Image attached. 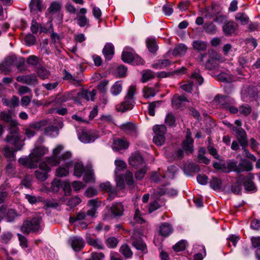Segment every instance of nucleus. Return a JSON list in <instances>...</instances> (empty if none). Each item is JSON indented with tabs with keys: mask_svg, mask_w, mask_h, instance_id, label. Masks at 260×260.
<instances>
[{
	"mask_svg": "<svg viewBox=\"0 0 260 260\" xmlns=\"http://www.w3.org/2000/svg\"><path fill=\"white\" fill-rule=\"evenodd\" d=\"M20 139L19 134H9L6 136L5 141L13 145L16 151H19L22 149L24 145V143Z\"/></svg>",
	"mask_w": 260,
	"mask_h": 260,
	"instance_id": "6",
	"label": "nucleus"
},
{
	"mask_svg": "<svg viewBox=\"0 0 260 260\" xmlns=\"http://www.w3.org/2000/svg\"><path fill=\"white\" fill-rule=\"evenodd\" d=\"M211 188L214 190H218L221 188L222 185V181L220 179L217 178H213L210 182Z\"/></svg>",
	"mask_w": 260,
	"mask_h": 260,
	"instance_id": "50",
	"label": "nucleus"
},
{
	"mask_svg": "<svg viewBox=\"0 0 260 260\" xmlns=\"http://www.w3.org/2000/svg\"><path fill=\"white\" fill-rule=\"evenodd\" d=\"M41 221L42 218L39 216L34 217L29 220H25L21 226L20 231L25 235L30 233H39L42 231Z\"/></svg>",
	"mask_w": 260,
	"mask_h": 260,
	"instance_id": "2",
	"label": "nucleus"
},
{
	"mask_svg": "<svg viewBox=\"0 0 260 260\" xmlns=\"http://www.w3.org/2000/svg\"><path fill=\"white\" fill-rule=\"evenodd\" d=\"M232 127V131L235 132L236 138L240 145L245 147L248 145L247 134L245 131L242 127H234L232 124H230Z\"/></svg>",
	"mask_w": 260,
	"mask_h": 260,
	"instance_id": "8",
	"label": "nucleus"
},
{
	"mask_svg": "<svg viewBox=\"0 0 260 260\" xmlns=\"http://www.w3.org/2000/svg\"><path fill=\"white\" fill-rule=\"evenodd\" d=\"M171 62L169 59H159L152 65V68L155 69H162L169 67Z\"/></svg>",
	"mask_w": 260,
	"mask_h": 260,
	"instance_id": "33",
	"label": "nucleus"
},
{
	"mask_svg": "<svg viewBox=\"0 0 260 260\" xmlns=\"http://www.w3.org/2000/svg\"><path fill=\"white\" fill-rule=\"evenodd\" d=\"M4 155L7 158L11 160H15V152L16 151L15 148H10L8 145H6L3 149Z\"/></svg>",
	"mask_w": 260,
	"mask_h": 260,
	"instance_id": "28",
	"label": "nucleus"
},
{
	"mask_svg": "<svg viewBox=\"0 0 260 260\" xmlns=\"http://www.w3.org/2000/svg\"><path fill=\"white\" fill-rule=\"evenodd\" d=\"M100 123L112 124L113 123V119L111 115H102L100 118Z\"/></svg>",
	"mask_w": 260,
	"mask_h": 260,
	"instance_id": "62",
	"label": "nucleus"
},
{
	"mask_svg": "<svg viewBox=\"0 0 260 260\" xmlns=\"http://www.w3.org/2000/svg\"><path fill=\"white\" fill-rule=\"evenodd\" d=\"M119 252L125 258H131L133 252L131 249L130 247L127 244L122 245L119 248Z\"/></svg>",
	"mask_w": 260,
	"mask_h": 260,
	"instance_id": "27",
	"label": "nucleus"
},
{
	"mask_svg": "<svg viewBox=\"0 0 260 260\" xmlns=\"http://www.w3.org/2000/svg\"><path fill=\"white\" fill-rule=\"evenodd\" d=\"M37 74L38 76L43 80L47 79L49 77V72L43 67H40L38 69Z\"/></svg>",
	"mask_w": 260,
	"mask_h": 260,
	"instance_id": "55",
	"label": "nucleus"
},
{
	"mask_svg": "<svg viewBox=\"0 0 260 260\" xmlns=\"http://www.w3.org/2000/svg\"><path fill=\"white\" fill-rule=\"evenodd\" d=\"M193 48L198 51H205L207 48L206 43L202 41H194L192 43Z\"/></svg>",
	"mask_w": 260,
	"mask_h": 260,
	"instance_id": "45",
	"label": "nucleus"
},
{
	"mask_svg": "<svg viewBox=\"0 0 260 260\" xmlns=\"http://www.w3.org/2000/svg\"><path fill=\"white\" fill-rule=\"evenodd\" d=\"M86 13L87 9L82 8L80 9L79 13H77V17L75 20H77V24L80 27H84L88 24L89 20L85 15Z\"/></svg>",
	"mask_w": 260,
	"mask_h": 260,
	"instance_id": "15",
	"label": "nucleus"
},
{
	"mask_svg": "<svg viewBox=\"0 0 260 260\" xmlns=\"http://www.w3.org/2000/svg\"><path fill=\"white\" fill-rule=\"evenodd\" d=\"M18 125V123L15 120L10 122L8 126L10 134H18L19 128Z\"/></svg>",
	"mask_w": 260,
	"mask_h": 260,
	"instance_id": "56",
	"label": "nucleus"
},
{
	"mask_svg": "<svg viewBox=\"0 0 260 260\" xmlns=\"http://www.w3.org/2000/svg\"><path fill=\"white\" fill-rule=\"evenodd\" d=\"M42 0H31L29 4V8L31 11H41L42 10Z\"/></svg>",
	"mask_w": 260,
	"mask_h": 260,
	"instance_id": "40",
	"label": "nucleus"
},
{
	"mask_svg": "<svg viewBox=\"0 0 260 260\" xmlns=\"http://www.w3.org/2000/svg\"><path fill=\"white\" fill-rule=\"evenodd\" d=\"M70 242L72 248L76 251L81 250L84 246V241L82 238L73 236L70 238Z\"/></svg>",
	"mask_w": 260,
	"mask_h": 260,
	"instance_id": "14",
	"label": "nucleus"
},
{
	"mask_svg": "<svg viewBox=\"0 0 260 260\" xmlns=\"http://www.w3.org/2000/svg\"><path fill=\"white\" fill-rule=\"evenodd\" d=\"M79 139L83 143H88L93 142L95 138L94 136L89 131L83 129L78 135Z\"/></svg>",
	"mask_w": 260,
	"mask_h": 260,
	"instance_id": "17",
	"label": "nucleus"
},
{
	"mask_svg": "<svg viewBox=\"0 0 260 260\" xmlns=\"http://www.w3.org/2000/svg\"><path fill=\"white\" fill-rule=\"evenodd\" d=\"M174 251L176 252L182 251L185 249V243L184 241L181 240L173 246Z\"/></svg>",
	"mask_w": 260,
	"mask_h": 260,
	"instance_id": "64",
	"label": "nucleus"
},
{
	"mask_svg": "<svg viewBox=\"0 0 260 260\" xmlns=\"http://www.w3.org/2000/svg\"><path fill=\"white\" fill-rule=\"evenodd\" d=\"M237 25L233 21L226 22L222 27L223 31L225 35L230 36L236 30Z\"/></svg>",
	"mask_w": 260,
	"mask_h": 260,
	"instance_id": "24",
	"label": "nucleus"
},
{
	"mask_svg": "<svg viewBox=\"0 0 260 260\" xmlns=\"http://www.w3.org/2000/svg\"><path fill=\"white\" fill-rule=\"evenodd\" d=\"M120 128L126 133L130 134L135 133L136 132V127L135 125L132 122H127L121 124L120 126Z\"/></svg>",
	"mask_w": 260,
	"mask_h": 260,
	"instance_id": "32",
	"label": "nucleus"
},
{
	"mask_svg": "<svg viewBox=\"0 0 260 260\" xmlns=\"http://www.w3.org/2000/svg\"><path fill=\"white\" fill-rule=\"evenodd\" d=\"M71 156V153L69 151H67L59 156L53 155L52 156L46 157V161L45 162L47 165H49L50 166L54 167L59 165L61 161H65L69 160Z\"/></svg>",
	"mask_w": 260,
	"mask_h": 260,
	"instance_id": "5",
	"label": "nucleus"
},
{
	"mask_svg": "<svg viewBox=\"0 0 260 260\" xmlns=\"http://www.w3.org/2000/svg\"><path fill=\"white\" fill-rule=\"evenodd\" d=\"M16 80L30 86H35L38 83L37 78L34 74L18 76L16 78Z\"/></svg>",
	"mask_w": 260,
	"mask_h": 260,
	"instance_id": "10",
	"label": "nucleus"
},
{
	"mask_svg": "<svg viewBox=\"0 0 260 260\" xmlns=\"http://www.w3.org/2000/svg\"><path fill=\"white\" fill-rule=\"evenodd\" d=\"M187 51V47L184 44H179L176 46L173 51V54L174 56L184 55Z\"/></svg>",
	"mask_w": 260,
	"mask_h": 260,
	"instance_id": "35",
	"label": "nucleus"
},
{
	"mask_svg": "<svg viewBox=\"0 0 260 260\" xmlns=\"http://www.w3.org/2000/svg\"><path fill=\"white\" fill-rule=\"evenodd\" d=\"M237 161L231 160L226 164L227 170H229L228 173L234 171L239 173L238 165Z\"/></svg>",
	"mask_w": 260,
	"mask_h": 260,
	"instance_id": "48",
	"label": "nucleus"
},
{
	"mask_svg": "<svg viewBox=\"0 0 260 260\" xmlns=\"http://www.w3.org/2000/svg\"><path fill=\"white\" fill-rule=\"evenodd\" d=\"M47 151L44 147H36L29 155V158H20L18 161L28 168H36L38 166V162L41 160L42 156L46 154Z\"/></svg>",
	"mask_w": 260,
	"mask_h": 260,
	"instance_id": "1",
	"label": "nucleus"
},
{
	"mask_svg": "<svg viewBox=\"0 0 260 260\" xmlns=\"http://www.w3.org/2000/svg\"><path fill=\"white\" fill-rule=\"evenodd\" d=\"M17 216L16 211L13 209H9L7 212L6 211L5 218L8 222L14 221Z\"/></svg>",
	"mask_w": 260,
	"mask_h": 260,
	"instance_id": "46",
	"label": "nucleus"
},
{
	"mask_svg": "<svg viewBox=\"0 0 260 260\" xmlns=\"http://www.w3.org/2000/svg\"><path fill=\"white\" fill-rule=\"evenodd\" d=\"M193 140L191 138V134L187 132L185 139L182 142V148L186 154H191L193 152Z\"/></svg>",
	"mask_w": 260,
	"mask_h": 260,
	"instance_id": "13",
	"label": "nucleus"
},
{
	"mask_svg": "<svg viewBox=\"0 0 260 260\" xmlns=\"http://www.w3.org/2000/svg\"><path fill=\"white\" fill-rule=\"evenodd\" d=\"M86 169V168L81 162H76L74 164V175L79 178L82 175Z\"/></svg>",
	"mask_w": 260,
	"mask_h": 260,
	"instance_id": "30",
	"label": "nucleus"
},
{
	"mask_svg": "<svg viewBox=\"0 0 260 260\" xmlns=\"http://www.w3.org/2000/svg\"><path fill=\"white\" fill-rule=\"evenodd\" d=\"M122 88V83L117 81L111 87L110 91L113 95H117L121 92Z\"/></svg>",
	"mask_w": 260,
	"mask_h": 260,
	"instance_id": "43",
	"label": "nucleus"
},
{
	"mask_svg": "<svg viewBox=\"0 0 260 260\" xmlns=\"http://www.w3.org/2000/svg\"><path fill=\"white\" fill-rule=\"evenodd\" d=\"M187 101V99L184 95L175 94L172 99V105L175 109H181L184 106L183 102Z\"/></svg>",
	"mask_w": 260,
	"mask_h": 260,
	"instance_id": "19",
	"label": "nucleus"
},
{
	"mask_svg": "<svg viewBox=\"0 0 260 260\" xmlns=\"http://www.w3.org/2000/svg\"><path fill=\"white\" fill-rule=\"evenodd\" d=\"M63 79L69 81L70 83L78 86L80 85L81 82V80L77 79L74 78L69 72L64 70L63 72Z\"/></svg>",
	"mask_w": 260,
	"mask_h": 260,
	"instance_id": "29",
	"label": "nucleus"
},
{
	"mask_svg": "<svg viewBox=\"0 0 260 260\" xmlns=\"http://www.w3.org/2000/svg\"><path fill=\"white\" fill-rule=\"evenodd\" d=\"M88 205L90 207L86 212V215L90 217H94L99 204L95 200H90L88 202Z\"/></svg>",
	"mask_w": 260,
	"mask_h": 260,
	"instance_id": "26",
	"label": "nucleus"
},
{
	"mask_svg": "<svg viewBox=\"0 0 260 260\" xmlns=\"http://www.w3.org/2000/svg\"><path fill=\"white\" fill-rule=\"evenodd\" d=\"M155 74L150 70L143 71L142 72L141 81L145 83L149 80L153 79L155 77Z\"/></svg>",
	"mask_w": 260,
	"mask_h": 260,
	"instance_id": "37",
	"label": "nucleus"
},
{
	"mask_svg": "<svg viewBox=\"0 0 260 260\" xmlns=\"http://www.w3.org/2000/svg\"><path fill=\"white\" fill-rule=\"evenodd\" d=\"M103 53L107 60H111L114 54V47L112 44L107 43L103 49Z\"/></svg>",
	"mask_w": 260,
	"mask_h": 260,
	"instance_id": "23",
	"label": "nucleus"
},
{
	"mask_svg": "<svg viewBox=\"0 0 260 260\" xmlns=\"http://www.w3.org/2000/svg\"><path fill=\"white\" fill-rule=\"evenodd\" d=\"M86 240L87 243L94 248L102 250L104 249L105 247L102 241L98 238H93L90 235L86 236Z\"/></svg>",
	"mask_w": 260,
	"mask_h": 260,
	"instance_id": "20",
	"label": "nucleus"
},
{
	"mask_svg": "<svg viewBox=\"0 0 260 260\" xmlns=\"http://www.w3.org/2000/svg\"><path fill=\"white\" fill-rule=\"evenodd\" d=\"M147 168L146 166L142 167L139 170L135 173V178L137 180H141L143 179L146 173Z\"/></svg>",
	"mask_w": 260,
	"mask_h": 260,
	"instance_id": "60",
	"label": "nucleus"
},
{
	"mask_svg": "<svg viewBox=\"0 0 260 260\" xmlns=\"http://www.w3.org/2000/svg\"><path fill=\"white\" fill-rule=\"evenodd\" d=\"M124 179L127 185L131 188H133L135 186V182L133 178V173L129 171H127L124 176Z\"/></svg>",
	"mask_w": 260,
	"mask_h": 260,
	"instance_id": "39",
	"label": "nucleus"
},
{
	"mask_svg": "<svg viewBox=\"0 0 260 260\" xmlns=\"http://www.w3.org/2000/svg\"><path fill=\"white\" fill-rule=\"evenodd\" d=\"M136 90L135 85H131L127 91L123 102L117 106L118 111L125 112L132 110L135 105L134 94Z\"/></svg>",
	"mask_w": 260,
	"mask_h": 260,
	"instance_id": "3",
	"label": "nucleus"
},
{
	"mask_svg": "<svg viewBox=\"0 0 260 260\" xmlns=\"http://www.w3.org/2000/svg\"><path fill=\"white\" fill-rule=\"evenodd\" d=\"M213 167L216 170H220L224 173H228L226 164L225 163H220L215 162L213 164Z\"/></svg>",
	"mask_w": 260,
	"mask_h": 260,
	"instance_id": "59",
	"label": "nucleus"
},
{
	"mask_svg": "<svg viewBox=\"0 0 260 260\" xmlns=\"http://www.w3.org/2000/svg\"><path fill=\"white\" fill-rule=\"evenodd\" d=\"M254 179V175L252 174H249L243 180V185L245 189L247 191L255 192L256 187L252 181Z\"/></svg>",
	"mask_w": 260,
	"mask_h": 260,
	"instance_id": "16",
	"label": "nucleus"
},
{
	"mask_svg": "<svg viewBox=\"0 0 260 260\" xmlns=\"http://www.w3.org/2000/svg\"><path fill=\"white\" fill-rule=\"evenodd\" d=\"M235 18L237 20L240 21L243 25L247 24L249 21V18L244 13H237Z\"/></svg>",
	"mask_w": 260,
	"mask_h": 260,
	"instance_id": "53",
	"label": "nucleus"
},
{
	"mask_svg": "<svg viewBox=\"0 0 260 260\" xmlns=\"http://www.w3.org/2000/svg\"><path fill=\"white\" fill-rule=\"evenodd\" d=\"M12 238L13 234L11 232H4L0 236V241L4 244H8Z\"/></svg>",
	"mask_w": 260,
	"mask_h": 260,
	"instance_id": "51",
	"label": "nucleus"
},
{
	"mask_svg": "<svg viewBox=\"0 0 260 260\" xmlns=\"http://www.w3.org/2000/svg\"><path fill=\"white\" fill-rule=\"evenodd\" d=\"M131 244L138 250L141 251L144 253L147 252V248L146 244L141 237L136 238L134 235L130 238Z\"/></svg>",
	"mask_w": 260,
	"mask_h": 260,
	"instance_id": "11",
	"label": "nucleus"
},
{
	"mask_svg": "<svg viewBox=\"0 0 260 260\" xmlns=\"http://www.w3.org/2000/svg\"><path fill=\"white\" fill-rule=\"evenodd\" d=\"M205 31L208 34L214 35L217 31V27L213 22L206 23L203 26Z\"/></svg>",
	"mask_w": 260,
	"mask_h": 260,
	"instance_id": "38",
	"label": "nucleus"
},
{
	"mask_svg": "<svg viewBox=\"0 0 260 260\" xmlns=\"http://www.w3.org/2000/svg\"><path fill=\"white\" fill-rule=\"evenodd\" d=\"M253 168L251 163L247 160L243 161L238 165L239 173L245 171H250Z\"/></svg>",
	"mask_w": 260,
	"mask_h": 260,
	"instance_id": "34",
	"label": "nucleus"
},
{
	"mask_svg": "<svg viewBox=\"0 0 260 260\" xmlns=\"http://www.w3.org/2000/svg\"><path fill=\"white\" fill-rule=\"evenodd\" d=\"M47 124V122L45 120H41L38 122H32L30 123L29 126L30 128H32L34 130L39 131L42 127L45 126Z\"/></svg>",
	"mask_w": 260,
	"mask_h": 260,
	"instance_id": "54",
	"label": "nucleus"
},
{
	"mask_svg": "<svg viewBox=\"0 0 260 260\" xmlns=\"http://www.w3.org/2000/svg\"><path fill=\"white\" fill-rule=\"evenodd\" d=\"M135 56L131 52L124 51L121 55V59L125 62L132 63L134 61Z\"/></svg>",
	"mask_w": 260,
	"mask_h": 260,
	"instance_id": "44",
	"label": "nucleus"
},
{
	"mask_svg": "<svg viewBox=\"0 0 260 260\" xmlns=\"http://www.w3.org/2000/svg\"><path fill=\"white\" fill-rule=\"evenodd\" d=\"M58 132V129L56 126L50 125L45 128L44 133L46 135L52 136L54 133L57 134Z\"/></svg>",
	"mask_w": 260,
	"mask_h": 260,
	"instance_id": "61",
	"label": "nucleus"
},
{
	"mask_svg": "<svg viewBox=\"0 0 260 260\" xmlns=\"http://www.w3.org/2000/svg\"><path fill=\"white\" fill-rule=\"evenodd\" d=\"M143 96L146 99L153 97L156 94L155 89L152 87H145L143 89Z\"/></svg>",
	"mask_w": 260,
	"mask_h": 260,
	"instance_id": "47",
	"label": "nucleus"
},
{
	"mask_svg": "<svg viewBox=\"0 0 260 260\" xmlns=\"http://www.w3.org/2000/svg\"><path fill=\"white\" fill-rule=\"evenodd\" d=\"M100 187L102 190L111 194L115 192V189L112 187L109 182L101 183Z\"/></svg>",
	"mask_w": 260,
	"mask_h": 260,
	"instance_id": "49",
	"label": "nucleus"
},
{
	"mask_svg": "<svg viewBox=\"0 0 260 260\" xmlns=\"http://www.w3.org/2000/svg\"><path fill=\"white\" fill-rule=\"evenodd\" d=\"M119 240L115 237L111 236L105 239V243L107 247L113 249L117 247Z\"/></svg>",
	"mask_w": 260,
	"mask_h": 260,
	"instance_id": "31",
	"label": "nucleus"
},
{
	"mask_svg": "<svg viewBox=\"0 0 260 260\" xmlns=\"http://www.w3.org/2000/svg\"><path fill=\"white\" fill-rule=\"evenodd\" d=\"M173 231V228L170 224L164 222L160 225L158 233L161 236L167 237L171 234Z\"/></svg>",
	"mask_w": 260,
	"mask_h": 260,
	"instance_id": "21",
	"label": "nucleus"
},
{
	"mask_svg": "<svg viewBox=\"0 0 260 260\" xmlns=\"http://www.w3.org/2000/svg\"><path fill=\"white\" fill-rule=\"evenodd\" d=\"M50 170V168L45 162H42L39 165V169L35 172V176L40 181H44L48 177V173Z\"/></svg>",
	"mask_w": 260,
	"mask_h": 260,
	"instance_id": "7",
	"label": "nucleus"
},
{
	"mask_svg": "<svg viewBox=\"0 0 260 260\" xmlns=\"http://www.w3.org/2000/svg\"><path fill=\"white\" fill-rule=\"evenodd\" d=\"M205 66L207 69L212 70L218 66V63L215 59L212 58L207 61Z\"/></svg>",
	"mask_w": 260,
	"mask_h": 260,
	"instance_id": "58",
	"label": "nucleus"
},
{
	"mask_svg": "<svg viewBox=\"0 0 260 260\" xmlns=\"http://www.w3.org/2000/svg\"><path fill=\"white\" fill-rule=\"evenodd\" d=\"M96 94V91L92 90V91H88L85 89H82L78 93V96L81 98L84 99L87 101H93L94 97Z\"/></svg>",
	"mask_w": 260,
	"mask_h": 260,
	"instance_id": "25",
	"label": "nucleus"
},
{
	"mask_svg": "<svg viewBox=\"0 0 260 260\" xmlns=\"http://www.w3.org/2000/svg\"><path fill=\"white\" fill-rule=\"evenodd\" d=\"M215 100L218 102L219 106L224 110H228V108L231 105H234V100L227 96H221L217 95Z\"/></svg>",
	"mask_w": 260,
	"mask_h": 260,
	"instance_id": "12",
	"label": "nucleus"
},
{
	"mask_svg": "<svg viewBox=\"0 0 260 260\" xmlns=\"http://www.w3.org/2000/svg\"><path fill=\"white\" fill-rule=\"evenodd\" d=\"M129 164L136 169L146 166L143 156L139 152L132 154L129 158Z\"/></svg>",
	"mask_w": 260,
	"mask_h": 260,
	"instance_id": "9",
	"label": "nucleus"
},
{
	"mask_svg": "<svg viewBox=\"0 0 260 260\" xmlns=\"http://www.w3.org/2000/svg\"><path fill=\"white\" fill-rule=\"evenodd\" d=\"M73 165L72 161L66 160L64 161L63 167H59L56 169V176L59 177H65L69 174V168Z\"/></svg>",
	"mask_w": 260,
	"mask_h": 260,
	"instance_id": "18",
	"label": "nucleus"
},
{
	"mask_svg": "<svg viewBox=\"0 0 260 260\" xmlns=\"http://www.w3.org/2000/svg\"><path fill=\"white\" fill-rule=\"evenodd\" d=\"M85 174L83 177V180L85 182H89L93 180V172L90 168H86L85 171Z\"/></svg>",
	"mask_w": 260,
	"mask_h": 260,
	"instance_id": "52",
	"label": "nucleus"
},
{
	"mask_svg": "<svg viewBox=\"0 0 260 260\" xmlns=\"http://www.w3.org/2000/svg\"><path fill=\"white\" fill-rule=\"evenodd\" d=\"M176 122V117L172 113H168L165 118V123L169 126H174Z\"/></svg>",
	"mask_w": 260,
	"mask_h": 260,
	"instance_id": "57",
	"label": "nucleus"
},
{
	"mask_svg": "<svg viewBox=\"0 0 260 260\" xmlns=\"http://www.w3.org/2000/svg\"><path fill=\"white\" fill-rule=\"evenodd\" d=\"M114 148L117 150L126 149L129 146V143L125 140L118 139L114 143Z\"/></svg>",
	"mask_w": 260,
	"mask_h": 260,
	"instance_id": "36",
	"label": "nucleus"
},
{
	"mask_svg": "<svg viewBox=\"0 0 260 260\" xmlns=\"http://www.w3.org/2000/svg\"><path fill=\"white\" fill-rule=\"evenodd\" d=\"M105 255L102 252H92L90 257L86 260H103Z\"/></svg>",
	"mask_w": 260,
	"mask_h": 260,
	"instance_id": "63",
	"label": "nucleus"
},
{
	"mask_svg": "<svg viewBox=\"0 0 260 260\" xmlns=\"http://www.w3.org/2000/svg\"><path fill=\"white\" fill-rule=\"evenodd\" d=\"M61 9V5L59 2H53L49 7L48 10L52 14L58 13Z\"/></svg>",
	"mask_w": 260,
	"mask_h": 260,
	"instance_id": "42",
	"label": "nucleus"
},
{
	"mask_svg": "<svg viewBox=\"0 0 260 260\" xmlns=\"http://www.w3.org/2000/svg\"><path fill=\"white\" fill-rule=\"evenodd\" d=\"M153 131L155 134L153 137V142L158 146H161L165 142V134L167 132V127L164 124L155 125L153 127Z\"/></svg>",
	"mask_w": 260,
	"mask_h": 260,
	"instance_id": "4",
	"label": "nucleus"
},
{
	"mask_svg": "<svg viewBox=\"0 0 260 260\" xmlns=\"http://www.w3.org/2000/svg\"><path fill=\"white\" fill-rule=\"evenodd\" d=\"M110 211L114 217H119L123 215V205L121 203H115L110 208Z\"/></svg>",
	"mask_w": 260,
	"mask_h": 260,
	"instance_id": "22",
	"label": "nucleus"
},
{
	"mask_svg": "<svg viewBox=\"0 0 260 260\" xmlns=\"http://www.w3.org/2000/svg\"><path fill=\"white\" fill-rule=\"evenodd\" d=\"M146 44L148 50L151 53H155L157 50L156 42L154 39L149 38L146 41Z\"/></svg>",
	"mask_w": 260,
	"mask_h": 260,
	"instance_id": "41",
	"label": "nucleus"
}]
</instances>
